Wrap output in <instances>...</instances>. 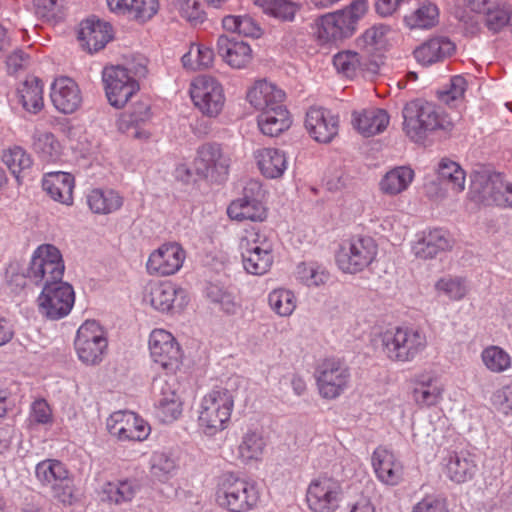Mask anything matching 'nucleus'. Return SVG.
<instances>
[{
    "instance_id": "6e6d98bb",
    "label": "nucleus",
    "mask_w": 512,
    "mask_h": 512,
    "mask_svg": "<svg viewBox=\"0 0 512 512\" xmlns=\"http://www.w3.org/2000/svg\"><path fill=\"white\" fill-rule=\"evenodd\" d=\"M252 60V49L248 43L226 41V64L234 69L246 68Z\"/></svg>"
},
{
    "instance_id": "f8f14e48",
    "label": "nucleus",
    "mask_w": 512,
    "mask_h": 512,
    "mask_svg": "<svg viewBox=\"0 0 512 512\" xmlns=\"http://www.w3.org/2000/svg\"><path fill=\"white\" fill-rule=\"evenodd\" d=\"M39 314L52 321L68 316L75 303V291L71 284L58 281L45 285L37 297Z\"/></svg>"
},
{
    "instance_id": "ddd939ff",
    "label": "nucleus",
    "mask_w": 512,
    "mask_h": 512,
    "mask_svg": "<svg viewBox=\"0 0 512 512\" xmlns=\"http://www.w3.org/2000/svg\"><path fill=\"white\" fill-rule=\"evenodd\" d=\"M350 379V370L340 359L326 358L315 370L319 395L326 400L340 397L349 387Z\"/></svg>"
},
{
    "instance_id": "9b49d317",
    "label": "nucleus",
    "mask_w": 512,
    "mask_h": 512,
    "mask_svg": "<svg viewBox=\"0 0 512 512\" xmlns=\"http://www.w3.org/2000/svg\"><path fill=\"white\" fill-rule=\"evenodd\" d=\"M150 358L166 374H175L183 363V350L175 336L162 328L153 329L148 338Z\"/></svg>"
},
{
    "instance_id": "7c9ffc66",
    "label": "nucleus",
    "mask_w": 512,
    "mask_h": 512,
    "mask_svg": "<svg viewBox=\"0 0 512 512\" xmlns=\"http://www.w3.org/2000/svg\"><path fill=\"white\" fill-rule=\"evenodd\" d=\"M74 177L67 172L47 173L42 181L43 189L49 196L64 205L73 204Z\"/></svg>"
},
{
    "instance_id": "a19ab883",
    "label": "nucleus",
    "mask_w": 512,
    "mask_h": 512,
    "mask_svg": "<svg viewBox=\"0 0 512 512\" xmlns=\"http://www.w3.org/2000/svg\"><path fill=\"white\" fill-rule=\"evenodd\" d=\"M477 13L483 16L484 25L494 34L502 31L511 20V7L501 0H494L492 5H487Z\"/></svg>"
},
{
    "instance_id": "a211bd4d",
    "label": "nucleus",
    "mask_w": 512,
    "mask_h": 512,
    "mask_svg": "<svg viewBox=\"0 0 512 512\" xmlns=\"http://www.w3.org/2000/svg\"><path fill=\"white\" fill-rule=\"evenodd\" d=\"M262 185L259 181L249 180L243 188V196L230 203L226 213L232 220L264 221L267 210L260 201Z\"/></svg>"
},
{
    "instance_id": "aec40b11",
    "label": "nucleus",
    "mask_w": 512,
    "mask_h": 512,
    "mask_svg": "<svg viewBox=\"0 0 512 512\" xmlns=\"http://www.w3.org/2000/svg\"><path fill=\"white\" fill-rule=\"evenodd\" d=\"M50 99L62 114H72L82 105L83 96L78 83L67 76L56 77L50 86Z\"/></svg>"
},
{
    "instance_id": "20e7f679",
    "label": "nucleus",
    "mask_w": 512,
    "mask_h": 512,
    "mask_svg": "<svg viewBox=\"0 0 512 512\" xmlns=\"http://www.w3.org/2000/svg\"><path fill=\"white\" fill-rule=\"evenodd\" d=\"M146 66L143 62L135 66L111 65L103 69L102 80L109 104L123 108L139 91L138 78L144 76Z\"/></svg>"
},
{
    "instance_id": "4be33fe9",
    "label": "nucleus",
    "mask_w": 512,
    "mask_h": 512,
    "mask_svg": "<svg viewBox=\"0 0 512 512\" xmlns=\"http://www.w3.org/2000/svg\"><path fill=\"white\" fill-rule=\"evenodd\" d=\"M305 127L315 141L329 143L338 134L339 118L329 109L313 106L306 113Z\"/></svg>"
},
{
    "instance_id": "c756f323",
    "label": "nucleus",
    "mask_w": 512,
    "mask_h": 512,
    "mask_svg": "<svg viewBox=\"0 0 512 512\" xmlns=\"http://www.w3.org/2000/svg\"><path fill=\"white\" fill-rule=\"evenodd\" d=\"M412 396L420 407L434 406L442 398L443 386L435 375L429 372L415 376Z\"/></svg>"
},
{
    "instance_id": "412c9836",
    "label": "nucleus",
    "mask_w": 512,
    "mask_h": 512,
    "mask_svg": "<svg viewBox=\"0 0 512 512\" xmlns=\"http://www.w3.org/2000/svg\"><path fill=\"white\" fill-rule=\"evenodd\" d=\"M259 499L254 484L234 474H226V509L230 512H247Z\"/></svg>"
},
{
    "instance_id": "13d9d810",
    "label": "nucleus",
    "mask_w": 512,
    "mask_h": 512,
    "mask_svg": "<svg viewBox=\"0 0 512 512\" xmlns=\"http://www.w3.org/2000/svg\"><path fill=\"white\" fill-rule=\"evenodd\" d=\"M296 277L306 286H320L328 281L329 273L317 263L302 262L297 265Z\"/></svg>"
},
{
    "instance_id": "e2e57ef3",
    "label": "nucleus",
    "mask_w": 512,
    "mask_h": 512,
    "mask_svg": "<svg viewBox=\"0 0 512 512\" xmlns=\"http://www.w3.org/2000/svg\"><path fill=\"white\" fill-rule=\"evenodd\" d=\"M226 29L247 37L258 38L261 36L259 26L247 15L226 16Z\"/></svg>"
},
{
    "instance_id": "0e129e2a",
    "label": "nucleus",
    "mask_w": 512,
    "mask_h": 512,
    "mask_svg": "<svg viewBox=\"0 0 512 512\" xmlns=\"http://www.w3.org/2000/svg\"><path fill=\"white\" fill-rule=\"evenodd\" d=\"M466 88V79L461 75H456L450 79L446 87L437 92V96L441 102L452 105L463 98Z\"/></svg>"
},
{
    "instance_id": "39448f33",
    "label": "nucleus",
    "mask_w": 512,
    "mask_h": 512,
    "mask_svg": "<svg viewBox=\"0 0 512 512\" xmlns=\"http://www.w3.org/2000/svg\"><path fill=\"white\" fill-rule=\"evenodd\" d=\"M108 334L96 320H86L77 329L74 350L77 359L85 366L101 364L108 352Z\"/></svg>"
},
{
    "instance_id": "c85d7f7f",
    "label": "nucleus",
    "mask_w": 512,
    "mask_h": 512,
    "mask_svg": "<svg viewBox=\"0 0 512 512\" xmlns=\"http://www.w3.org/2000/svg\"><path fill=\"white\" fill-rule=\"evenodd\" d=\"M78 38L90 53L97 52L112 39V26L105 21L87 19L81 23Z\"/></svg>"
},
{
    "instance_id": "6e6552de",
    "label": "nucleus",
    "mask_w": 512,
    "mask_h": 512,
    "mask_svg": "<svg viewBox=\"0 0 512 512\" xmlns=\"http://www.w3.org/2000/svg\"><path fill=\"white\" fill-rule=\"evenodd\" d=\"M35 476L42 486L51 490L54 499L65 506L76 501L73 477L64 463L57 459H45L35 468Z\"/></svg>"
},
{
    "instance_id": "f3484780",
    "label": "nucleus",
    "mask_w": 512,
    "mask_h": 512,
    "mask_svg": "<svg viewBox=\"0 0 512 512\" xmlns=\"http://www.w3.org/2000/svg\"><path fill=\"white\" fill-rule=\"evenodd\" d=\"M194 105L205 115L215 117L224 107L222 84L210 76H198L190 85Z\"/></svg>"
},
{
    "instance_id": "9d476101",
    "label": "nucleus",
    "mask_w": 512,
    "mask_h": 512,
    "mask_svg": "<svg viewBox=\"0 0 512 512\" xmlns=\"http://www.w3.org/2000/svg\"><path fill=\"white\" fill-rule=\"evenodd\" d=\"M471 198L483 205L512 208V183L500 173L478 172L472 175Z\"/></svg>"
},
{
    "instance_id": "864d4df0",
    "label": "nucleus",
    "mask_w": 512,
    "mask_h": 512,
    "mask_svg": "<svg viewBox=\"0 0 512 512\" xmlns=\"http://www.w3.org/2000/svg\"><path fill=\"white\" fill-rule=\"evenodd\" d=\"M244 269L252 275H263L273 263V253L259 250H241Z\"/></svg>"
},
{
    "instance_id": "f03ea898",
    "label": "nucleus",
    "mask_w": 512,
    "mask_h": 512,
    "mask_svg": "<svg viewBox=\"0 0 512 512\" xmlns=\"http://www.w3.org/2000/svg\"><path fill=\"white\" fill-rule=\"evenodd\" d=\"M368 8L367 0H353L345 8L321 16L317 20L318 39L322 43H334L350 38Z\"/></svg>"
},
{
    "instance_id": "bb28decb",
    "label": "nucleus",
    "mask_w": 512,
    "mask_h": 512,
    "mask_svg": "<svg viewBox=\"0 0 512 512\" xmlns=\"http://www.w3.org/2000/svg\"><path fill=\"white\" fill-rule=\"evenodd\" d=\"M452 240L447 231L443 229H432L424 231L413 245V253L420 259H431L440 252L450 249Z\"/></svg>"
},
{
    "instance_id": "423d86ee",
    "label": "nucleus",
    "mask_w": 512,
    "mask_h": 512,
    "mask_svg": "<svg viewBox=\"0 0 512 512\" xmlns=\"http://www.w3.org/2000/svg\"><path fill=\"white\" fill-rule=\"evenodd\" d=\"M378 246L370 236H353L344 240L336 252L338 268L346 274L363 272L376 260Z\"/></svg>"
},
{
    "instance_id": "3c124183",
    "label": "nucleus",
    "mask_w": 512,
    "mask_h": 512,
    "mask_svg": "<svg viewBox=\"0 0 512 512\" xmlns=\"http://www.w3.org/2000/svg\"><path fill=\"white\" fill-rule=\"evenodd\" d=\"M34 148L39 157L46 162H55L62 156L63 147L51 132H38L34 136Z\"/></svg>"
},
{
    "instance_id": "2f4dec72",
    "label": "nucleus",
    "mask_w": 512,
    "mask_h": 512,
    "mask_svg": "<svg viewBox=\"0 0 512 512\" xmlns=\"http://www.w3.org/2000/svg\"><path fill=\"white\" fill-rule=\"evenodd\" d=\"M454 50L455 45L448 38L434 37L418 46L413 54L418 63L429 66L451 56Z\"/></svg>"
},
{
    "instance_id": "0eeeda50",
    "label": "nucleus",
    "mask_w": 512,
    "mask_h": 512,
    "mask_svg": "<svg viewBox=\"0 0 512 512\" xmlns=\"http://www.w3.org/2000/svg\"><path fill=\"white\" fill-rule=\"evenodd\" d=\"M143 303L162 314H178L187 307L188 291L171 281H149L143 289Z\"/></svg>"
},
{
    "instance_id": "393cba45",
    "label": "nucleus",
    "mask_w": 512,
    "mask_h": 512,
    "mask_svg": "<svg viewBox=\"0 0 512 512\" xmlns=\"http://www.w3.org/2000/svg\"><path fill=\"white\" fill-rule=\"evenodd\" d=\"M390 117L384 109L370 107L352 112L351 123L355 130L365 137L382 133Z\"/></svg>"
},
{
    "instance_id": "5701e85b",
    "label": "nucleus",
    "mask_w": 512,
    "mask_h": 512,
    "mask_svg": "<svg viewBox=\"0 0 512 512\" xmlns=\"http://www.w3.org/2000/svg\"><path fill=\"white\" fill-rule=\"evenodd\" d=\"M224 393L212 391L207 394L201 403L199 425L208 436L220 432L224 424Z\"/></svg>"
},
{
    "instance_id": "dca6fc26",
    "label": "nucleus",
    "mask_w": 512,
    "mask_h": 512,
    "mask_svg": "<svg viewBox=\"0 0 512 512\" xmlns=\"http://www.w3.org/2000/svg\"><path fill=\"white\" fill-rule=\"evenodd\" d=\"M186 260V251L175 241L165 242L154 249L145 264L151 276L168 277L177 274Z\"/></svg>"
},
{
    "instance_id": "a18cd8bd",
    "label": "nucleus",
    "mask_w": 512,
    "mask_h": 512,
    "mask_svg": "<svg viewBox=\"0 0 512 512\" xmlns=\"http://www.w3.org/2000/svg\"><path fill=\"white\" fill-rule=\"evenodd\" d=\"M390 31L391 28L388 25H373L356 39V46L367 54H373L385 46Z\"/></svg>"
},
{
    "instance_id": "473e14b6",
    "label": "nucleus",
    "mask_w": 512,
    "mask_h": 512,
    "mask_svg": "<svg viewBox=\"0 0 512 512\" xmlns=\"http://www.w3.org/2000/svg\"><path fill=\"white\" fill-rule=\"evenodd\" d=\"M477 471L475 456L468 451L453 452L445 464L447 477L455 483L471 480Z\"/></svg>"
},
{
    "instance_id": "c9c22d12",
    "label": "nucleus",
    "mask_w": 512,
    "mask_h": 512,
    "mask_svg": "<svg viewBox=\"0 0 512 512\" xmlns=\"http://www.w3.org/2000/svg\"><path fill=\"white\" fill-rule=\"evenodd\" d=\"M266 446L267 441L263 435V429L258 426L249 427L237 447V457L244 463L259 461Z\"/></svg>"
},
{
    "instance_id": "cd10ccee",
    "label": "nucleus",
    "mask_w": 512,
    "mask_h": 512,
    "mask_svg": "<svg viewBox=\"0 0 512 512\" xmlns=\"http://www.w3.org/2000/svg\"><path fill=\"white\" fill-rule=\"evenodd\" d=\"M253 157L261 174L269 179L280 178L288 167L286 153L278 148H258Z\"/></svg>"
},
{
    "instance_id": "052dcab7",
    "label": "nucleus",
    "mask_w": 512,
    "mask_h": 512,
    "mask_svg": "<svg viewBox=\"0 0 512 512\" xmlns=\"http://www.w3.org/2000/svg\"><path fill=\"white\" fill-rule=\"evenodd\" d=\"M484 365L492 372L500 373L511 366V357L498 346L485 348L481 354Z\"/></svg>"
},
{
    "instance_id": "79ce46f5",
    "label": "nucleus",
    "mask_w": 512,
    "mask_h": 512,
    "mask_svg": "<svg viewBox=\"0 0 512 512\" xmlns=\"http://www.w3.org/2000/svg\"><path fill=\"white\" fill-rule=\"evenodd\" d=\"M1 159L17 181H20V178L28 174L32 169V157L21 146L15 145L5 149Z\"/></svg>"
},
{
    "instance_id": "69168bd1",
    "label": "nucleus",
    "mask_w": 512,
    "mask_h": 512,
    "mask_svg": "<svg viewBox=\"0 0 512 512\" xmlns=\"http://www.w3.org/2000/svg\"><path fill=\"white\" fill-rule=\"evenodd\" d=\"M158 9V0H132L128 18L144 23L153 18Z\"/></svg>"
},
{
    "instance_id": "c03bdc74",
    "label": "nucleus",
    "mask_w": 512,
    "mask_h": 512,
    "mask_svg": "<svg viewBox=\"0 0 512 512\" xmlns=\"http://www.w3.org/2000/svg\"><path fill=\"white\" fill-rule=\"evenodd\" d=\"M224 263L217 261L213 267H209L205 272L204 294L205 297L214 304L222 306L224 299Z\"/></svg>"
},
{
    "instance_id": "58836bf2",
    "label": "nucleus",
    "mask_w": 512,
    "mask_h": 512,
    "mask_svg": "<svg viewBox=\"0 0 512 512\" xmlns=\"http://www.w3.org/2000/svg\"><path fill=\"white\" fill-rule=\"evenodd\" d=\"M414 176V171L408 166L395 167L381 178L379 190L387 196L399 195L408 189Z\"/></svg>"
},
{
    "instance_id": "774afa93",
    "label": "nucleus",
    "mask_w": 512,
    "mask_h": 512,
    "mask_svg": "<svg viewBox=\"0 0 512 512\" xmlns=\"http://www.w3.org/2000/svg\"><path fill=\"white\" fill-rule=\"evenodd\" d=\"M412 512H448V505L443 497L432 494L418 501Z\"/></svg>"
},
{
    "instance_id": "8fccbe9b",
    "label": "nucleus",
    "mask_w": 512,
    "mask_h": 512,
    "mask_svg": "<svg viewBox=\"0 0 512 512\" xmlns=\"http://www.w3.org/2000/svg\"><path fill=\"white\" fill-rule=\"evenodd\" d=\"M255 4L278 20L292 22L300 10V4L291 0H255Z\"/></svg>"
},
{
    "instance_id": "bf43d9fd",
    "label": "nucleus",
    "mask_w": 512,
    "mask_h": 512,
    "mask_svg": "<svg viewBox=\"0 0 512 512\" xmlns=\"http://www.w3.org/2000/svg\"><path fill=\"white\" fill-rule=\"evenodd\" d=\"M176 463L165 452L156 451L152 454L150 460V472L153 477L161 482H166L175 473Z\"/></svg>"
},
{
    "instance_id": "4468645a",
    "label": "nucleus",
    "mask_w": 512,
    "mask_h": 512,
    "mask_svg": "<svg viewBox=\"0 0 512 512\" xmlns=\"http://www.w3.org/2000/svg\"><path fill=\"white\" fill-rule=\"evenodd\" d=\"M342 499V485L332 477H316L306 490V503L312 512H335Z\"/></svg>"
},
{
    "instance_id": "a878e982",
    "label": "nucleus",
    "mask_w": 512,
    "mask_h": 512,
    "mask_svg": "<svg viewBox=\"0 0 512 512\" xmlns=\"http://www.w3.org/2000/svg\"><path fill=\"white\" fill-rule=\"evenodd\" d=\"M246 98L255 109L264 111L281 105L285 99V92L274 83L259 79L248 89Z\"/></svg>"
},
{
    "instance_id": "e433bc0d",
    "label": "nucleus",
    "mask_w": 512,
    "mask_h": 512,
    "mask_svg": "<svg viewBox=\"0 0 512 512\" xmlns=\"http://www.w3.org/2000/svg\"><path fill=\"white\" fill-rule=\"evenodd\" d=\"M86 203L92 213L108 215L122 207L123 197L113 189L95 188L86 194Z\"/></svg>"
},
{
    "instance_id": "7ed1b4c3",
    "label": "nucleus",
    "mask_w": 512,
    "mask_h": 512,
    "mask_svg": "<svg viewBox=\"0 0 512 512\" xmlns=\"http://www.w3.org/2000/svg\"><path fill=\"white\" fill-rule=\"evenodd\" d=\"M379 339L382 352L394 362H412L427 347L425 333L410 326L389 328L379 335Z\"/></svg>"
},
{
    "instance_id": "4c0bfd02",
    "label": "nucleus",
    "mask_w": 512,
    "mask_h": 512,
    "mask_svg": "<svg viewBox=\"0 0 512 512\" xmlns=\"http://www.w3.org/2000/svg\"><path fill=\"white\" fill-rule=\"evenodd\" d=\"M19 103L31 114L39 113L44 107V85L36 77L27 78L17 91Z\"/></svg>"
},
{
    "instance_id": "49530a36",
    "label": "nucleus",
    "mask_w": 512,
    "mask_h": 512,
    "mask_svg": "<svg viewBox=\"0 0 512 512\" xmlns=\"http://www.w3.org/2000/svg\"><path fill=\"white\" fill-rule=\"evenodd\" d=\"M140 489V484L135 479H126L116 482H108L103 487L106 499L114 504L130 502Z\"/></svg>"
},
{
    "instance_id": "680f3d73",
    "label": "nucleus",
    "mask_w": 512,
    "mask_h": 512,
    "mask_svg": "<svg viewBox=\"0 0 512 512\" xmlns=\"http://www.w3.org/2000/svg\"><path fill=\"white\" fill-rule=\"evenodd\" d=\"M435 289L454 301L461 300L468 292L466 281L462 277H443L436 282Z\"/></svg>"
},
{
    "instance_id": "09e8293b",
    "label": "nucleus",
    "mask_w": 512,
    "mask_h": 512,
    "mask_svg": "<svg viewBox=\"0 0 512 512\" xmlns=\"http://www.w3.org/2000/svg\"><path fill=\"white\" fill-rule=\"evenodd\" d=\"M183 67L190 71H198L209 68L214 61V52L203 44L193 43L189 50L182 56Z\"/></svg>"
},
{
    "instance_id": "b1692460",
    "label": "nucleus",
    "mask_w": 512,
    "mask_h": 512,
    "mask_svg": "<svg viewBox=\"0 0 512 512\" xmlns=\"http://www.w3.org/2000/svg\"><path fill=\"white\" fill-rule=\"evenodd\" d=\"M371 461L376 477L382 483L395 486L401 482L403 466L392 451L385 447H377Z\"/></svg>"
},
{
    "instance_id": "338daca9",
    "label": "nucleus",
    "mask_w": 512,
    "mask_h": 512,
    "mask_svg": "<svg viewBox=\"0 0 512 512\" xmlns=\"http://www.w3.org/2000/svg\"><path fill=\"white\" fill-rule=\"evenodd\" d=\"M32 4L36 16L45 21L55 20L62 9L60 0H32Z\"/></svg>"
},
{
    "instance_id": "72a5a7b5",
    "label": "nucleus",
    "mask_w": 512,
    "mask_h": 512,
    "mask_svg": "<svg viewBox=\"0 0 512 512\" xmlns=\"http://www.w3.org/2000/svg\"><path fill=\"white\" fill-rule=\"evenodd\" d=\"M195 173L201 178H214L223 167V151L220 144H204L193 161Z\"/></svg>"
},
{
    "instance_id": "37998d69",
    "label": "nucleus",
    "mask_w": 512,
    "mask_h": 512,
    "mask_svg": "<svg viewBox=\"0 0 512 512\" xmlns=\"http://www.w3.org/2000/svg\"><path fill=\"white\" fill-rule=\"evenodd\" d=\"M333 65L339 73L348 78H353L366 70L374 71L370 68L371 63L364 60L357 52L350 50L338 52L333 57Z\"/></svg>"
},
{
    "instance_id": "2eb2a0df",
    "label": "nucleus",
    "mask_w": 512,
    "mask_h": 512,
    "mask_svg": "<svg viewBox=\"0 0 512 512\" xmlns=\"http://www.w3.org/2000/svg\"><path fill=\"white\" fill-rule=\"evenodd\" d=\"M109 434L122 442H142L151 433L150 424L138 414L119 410L113 412L106 420Z\"/></svg>"
},
{
    "instance_id": "5fc2aeb1",
    "label": "nucleus",
    "mask_w": 512,
    "mask_h": 512,
    "mask_svg": "<svg viewBox=\"0 0 512 512\" xmlns=\"http://www.w3.org/2000/svg\"><path fill=\"white\" fill-rule=\"evenodd\" d=\"M268 303L271 310L281 317L290 316L297 306L294 293L284 288L271 291L268 295Z\"/></svg>"
},
{
    "instance_id": "de8ad7c7",
    "label": "nucleus",
    "mask_w": 512,
    "mask_h": 512,
    "mask_svg": "<svg viewBox=\"0 0 512 512\" xmlns=\"http://www.w3.org/2000/svg\"><path fill=\"white\" fill-rule=\"evenodd\" d=\"M274 233L256 227L246 229L240 240V250H259L273 253Z\"/></svg>"
},
{
    "instance_id": "4d7b16f0",
    "label": "nucleus",
    "mask_w": 512,
    "mask_h": 512,
    "mask_svg": "<svg viewBox=\"0 0 512 512\" xmlns=\"http://www.w3.org/2000/svg\"><path fill=\"white\" fill-rule=\"evenodd\" d=\"M438 8L432 3H424L410 15L405 16V22L410 28L428 29L438 21Z\"/></svg>"
},
{
    "instance_id": "ea45409f",
    "label": "nucleus",
    "mask_w": 512,
    "mask_h": 512,
    "mask_svg": "<svg viewBox=\"0 0 512 512\" xmlns=\"http://www.w3.org/2000/svg\"><path fill=\"white\" fill-rule=\"evenodd\" d=\"M156 412L158 418L164 423L175 421L182 413V401L168 383H164L161 387L156 400Z\"/></svg>"
},
{
    "instance_id": "603ef678",
    "label": "nucleus",
    "mask_w": 512,
    "mask_h": 512,
    "mask_svg": "<svg viewBox=\"0 0 512 512\" xmlns=\"http://www.w3.org/2000/svg\"><path fill=\"white\" fill-rule=\"evenodd\" d=\"M439 179L455 193L465 188V172L460 165L449 159H442L438 165Z\"/></svg>"
},
{
    "instance_id": "f257e3e1",
    "label": "nucleus",
    "mask_w": 512,
    "mask_h": 512,
    "mask_svg": "<svg viewBox=\"0 0 512 512\" xmlns=\"http://www.w3.org/2000/svg\"><path fill=\"white\" fill-rule=\"evenodd\" d=\"M403 131L415 143H422L427 136L437 130L449 132L453 122L444 111L433 102L414 99L407 102L402 110Z\"/></svg>"
},
{
    "instance_id": "6ab92c4d",
    "label": "nucleus",
    "mask_w": 512,
    "mask_h": 512,
    "mask_svg": "<svg viewBox=\"0 0 512 512\" xmlns=\"http://www.w3.org/2000/svg\"><path fill=\"white\" fill-rule=\"evenodd\" d=\"M151 119L152 112L149 103L139 101L119 116L117 128L130 138L147 141L152 135Z\"/></svg>"
},
{
    "instance_id": "1a4fd4ad",
    "label": "nucleus",
    "mask_w": 512,
    "mask_h": 512,
    "mask_svg": "<svg viewBox=\"0 0 512 512\" xmlns=\"http://www.w3.org/2000/svg\"><path fill=\"white\" fill-rule=\"evenodd\" d=\"M65 264L60 250L52 244H42L32 253L26 276L36 285L63 281Z\"/></svg>"
},
{
    "instance_id": "f704fd0d",
    "label": "nucleus",
    "mask_w": 512,
    "mask_h": 512,
    "mask_svg": "<svg viewBox=\"0 0 512 512\" xmlns=\"http://www.w3.org/2000/svg\"><path fill=\"white\" fill-rule=\"evenodd\" d=\"M292 120L289 111L281 104L265 109L257 116L260 131L270 137H275L289 129Z\"/></svg>"
}]
</instances>
